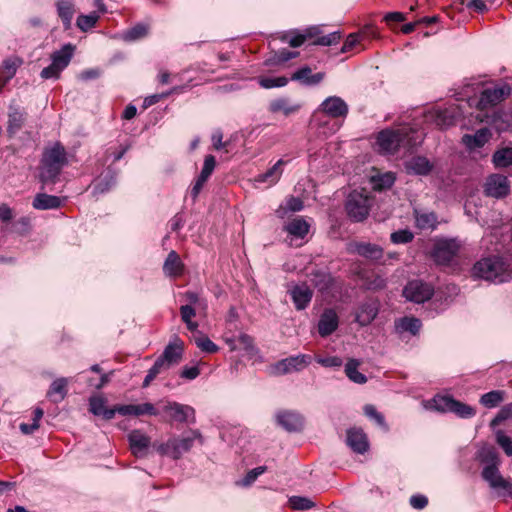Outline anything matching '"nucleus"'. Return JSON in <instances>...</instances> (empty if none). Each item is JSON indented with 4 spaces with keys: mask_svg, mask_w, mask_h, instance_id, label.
Masks as SVG:
<instances>
[{
    "mask_svg": "<svg viewBox=\"0 0 512 512\" xmlns=\"http://www.w3.org/2000/svg\"><path fill=\"white\" fill-rule=\"evenodd\" d=\"M68 165V154L61 142L45 147L40 160V181L43 184L56 183L63 168Z\"/></svg>",
    "mask_w": 512,
    "mask_h": 512,
    "instance_id": "1",
    "label": "nucleus"
},
{
    "mask_svg": "<svg viewBox=\"0 0 512 512\" xmlns=\"http://www.w3.org/2000/svg\"><path fill=\"white\" fill-rule=\"evenodd\" d=\"M473 274L486 281L503 283L512 280V263L502 257H486L475 263Z\"/></svg>",
    "mask_w": 512,
    "mask_h": 512,
    "instance_id": "2",
    "label": "nucleus"
},
{
    "mask_svg": "<svg viewBox=\"0 0 512 512\" xmlns=\"http://www.w3.org/2000/svg\"><path fill=\"white\" fill-rule=\"evenodd\" d=\"M407 136V129H385L380 131L377 135V145L380 152L394 154L400 146H405L409 143Z\"/></svg>",
    "mask_w": 512,
    "mask_h": 512,
    "instance_id": "3",
    "label": "nucleus"
},
{
    "mask_svg": "<svg viewBox=\"0 0 512 512\" xmlns=\"http://www.w3.org/2000/svg\"><path fill=\"white\" fill-rule=\"evenodd\" d=\"M432 401L434 409L439 412H452L464 419L472 418L476 414L474 407L455 400L450 396H436Z\"/></svg>",
    "mask_w": 512,
    "mask_h": 512,
    "instance_id": "4",
    "label": "nucleus"
},
{
    "mask_svg": "<svg viewBox=\"0 0 512 512\" xmlns=\"http://www.w3.org/2000/svg\"><path fill=\"white\" fill-rule=\"evenodd\" d=\"M481 461L486 463V466L482 470L483 479L488 482L491 486L504 484V477L499 471V456L494 449H488L481 455Z\"/></svg>",
    "mask_w": 512,
    "mask_h": 512,
    "instance_id": "5",
    "label": "nucleus"
},
{
    "mask_svg": "<svg viewBox=\"0 0 512 512\" xmlns=\"http://www.w3.org/2000/svg\"><path fill=\"white\" fill-rule=\"evenodd\" d=\"M511 94L508 84L497 85L484 89L479 97L477 107L479 110H487L505 100Z\"/></svg>",
    "mask_w": 512,
    "mask_h": 512,
    "instance_id": "6",
    "label": "nucleus"
},
{
    "mask_svg": "<svg viewBox=\"0 0 512 512\" xmlns=\"http://www.w3.org/2000/svg\"><path fill=\"white\" fill-rule=\"evenodd\" d=\"M196 440L202 443V436L197 430H191L181 438L170 439L163 451L170 452L173 458L178 459L192 448Z\"/></svg>",
    "mask_w": 512,
    "mask_h": 512,
    "instance_id": "7",
    "label": "nucleus"
},
{
    "mask_svg": "<svg viewBox=\"0 0 512 512\" xmlns=\"http://www.w3.org/2000/svg\"><path fill=\"white\" fill-rule=\"evenodd\" d=\"M345 208L353 221H363L369 214V199L361 193L352 192L347 198Z\"/></svg>",
    "mask_w": 512,
    "mask_h": 512,
    "instance_id": "8",
    "label": "nucleus"
},
{
    "mask_svg": "<svg viewBox=\"0 0 512 512\" xmlns=\"http://www.w3.org/2000/svg\"><path fill=\"white\" fill-rule=\"evenodd\" d=\"M312 362V356L309 354H298L278 361L274 366V374L286 375L292 372L304 370Z\"/></svg>",
    "mask_w": 512,
    "mask_h": 512,
    "instance_id": "9",
    "label": "nucleus"
},
{
    "mask_svg": "<svg viewBox=\"0 0 512 512\" xmlns=\"http://www.w3.org/2000/svg\"><path fill=\"white\" fill-rule=\"evenodd\" d=\"M460 244L455 239H444L438 241L433 249L432 256L439 265H449L457 255Z\"/></svg>",
    "mask_w": 512,
    "mask_h": 512,
    "instance_id": "10",
    "label": "nucleus"
},
{
    "mask_svg": "<svg viewBox=\"0 0 512 512\" xmlns=\"http://www.w3.org/2000/svg\"><path fill=\"white\" fill-rule=\"evenodd\" d=\"M434 289L431 285L421 281L413 280L408 282L403 290V295L407 300L415 303H423L431 299Z\"/></svg>",
    "mask_w": 512,
    "mask_h": 512,
    "instance_id": "11",
    "label": "nucleus"
},
{
    "mask_svg": "<svg viewBox=\"0 0 512 512\" xmlns=\"http://www.w3.org/2000/svg\"><path fill=\"white\" fill-rule=\"evenodd\" d=\"M484 191L487 196L497 199L503 198L510 192V183L506 176L492 174L486 179Z\"/></svg>",
    "mask_w": 512,
    "mask_h": 512,
    "instance_id": "12",
    "label": "nucleus"
},
{
    "mask_svg": "<svg viewBox=\"0 0 512 512\" xmlns=\"http://www.w3.org/2000/svg\"><path fill=\"white\" fill-rule=\"evenodd\" d=\"M287 293L298 311L305 310L313 298V291L306 283L292 285Z\"/></svg>",
    "mask_w": 512,
    "mask_h": 512,
    "instance_id": "13",
    "label": "nucleus"
},
{
    "mask_svg": "<svg viewBox=\"0 0 512 512\" xmlns=\"http://www.w3.org/2000/svg\"><path fill=\"white\" fill-rule=\"evenodd\" d=\"M319 111L331 118H345L349 108L346 102L338 96L327 97L319 106Z\"/></svg>",
    "mask_w": 512,
    "mask_h": 512,
    "instance_id": "14",
    "label": "nucleus"
},
{
    "mask_svg": "<svg viewBox=\"0 0 512 512\" xmlns=\"http://www.w3.org/2000/svg\"><path fill=\"white\" fill-rule=\"evenodd\" d=\"M460 117V111L457 106H450L445 109H438L430 113L428 118L432 120L436 126L446 129L456 124Z\"/></svg>",
    "mask_w": 512,
    "mask_h": 512,
    "instance_id": "15",
    "label": "nucleus"
},
{
    "mask_svg": "<svg viewBox=\"0 0 512 512\" xmlns=\"http://www.w3.org/2000/svg\"><path fill=\"white\" fill-rule=\"evenodd\" d=\"M339 326V317L332 308H326L320 315L318 321V333L321 337L326 338L333 334Z\"/></svg>",
    "mask_w": 512,
    "mask_h": 512,
    "instance_id": "16",
    "label": "nucleus"
},
{
    "mask_svg": "<svg viewBox=\"0 0 512 512\" xmlns=\"http://www.w3.org/2000/svg\"><path fill=\"white\" fill-rule=\"evenodd\" d=\"M184 343L176 339L174 342L169 343L163 353L159 356L167 368L177 365L183 356Z\"/></svg>",
    "mask_w": 512,
    "mask_h": 512,
    "instance_id": "17",
    "label": "nucleus"
},
{
    "mask_svg": "<svg viewBox=\"0 0 512 512\" xmlns=\"http://www.w3.org/2000/svg\"><path fill=\"white\" fill-rule=\"evenodd\" d=\"M163 410L168 412L171 418L178 422H186L191 419L192 422L195 421V410L193 407L189 405L180 404L177 402H168Z\"/></svg>",
    "mask_w": 512,
    "mask_h": 512,
    "instance_id": "18",
    "label": "nucleus"
},
{
    "mask_svg": "<svg viewBox=\"0 0 512 512\" xmlns=\"http://www.w3.org/2000/svg\"><path fill=\"white\" fill-rule=\"evenodd\" d=\"M346 442L347 445L358 454H364L369 449L366 434L358 428H351L347 431Z\"/></svg>",
    "mask_w": 512,
    "mask_h": 512,
    "instance_id": "19",
    "label": "nucleus"
},
{
    "mask_svg": "<svg viewBox=\"0 0 512 512\" xmlns=\"http://www.w3.org/2000/svg\"><path fill=\"white\" fill-rule=\"evenodd\" d=\"M129 445L132 453L136 457H142L146 454L150 438L140 430H133L128 434Z\"/></svg>",
    "mask_w": 512,
    "mask_h": 512,
    "instance_id": "20",
    "label": "nucleus"
},
{
    "mask_svg": "<svg viewBox=\"0 0 512 512\" xmlns=\"http://www.w3.org/2000/svg\"><path fill=\"white\" fill-rule=\"evenodd\" d=\"M277 422L289 432L299 431L303 426V417L296 412L283 411L277 414Z\"/></svg>",
    "mask_w": 512,
    "mask_h": 512,
    "instance_id": "21",
    "label": "nucleus"
},
{
    "mask_svg": "<svg viewBox=\"0 0 512 512\" xmlns=\"http://www.w3.org/2000/svg\"><path fill=\"white\" fill-rule=\"evenodd\" d=\"M351 251L357 253L359 256L364 257L370 261H379L383 257V249L372 243H355L351 247Z\"/></svg>",
    "mask_w": 512,
    "mask_h": 512,
    "instance_id": "22",
    "label": "nucleus"
},
{
    "mask_svg": "<svg viewBox=\"0 0 512 512\" xmlns=\"http://www.w3.org/2000/svg\"><path fill=\"white\" fill-rule=\"evenodd\" d=\"M378 314V304L375 301L362 303L356 313V322L361 326L369 325Z\"/></svg>",
    "mask_w": 512,
    "mask_h": 512,
    "instance_id": "23",
    "label": "nucleus"
},
{
    "mask_svg": "<svg viewBox=\"0 0 512 512\" xmlns=\"http://www.w3.org/2000/svg\"><path fill=\"white\" fill-rule=\"evenodd\" d=\"M117 173L111 168H108L102 173L94 182L93 194H103L108 192L116 184Z\"/></svg>",
    "mask_w": 512,
    "mask_h": 512,
    "instance_id": "24",
    "label": "nucleus"
},
{
    "mask_svg": "<svg viewBox=\"0 0 512 512\" xmlns=\"http://www.w3.org/2000/svg\"><path fill=\"white\" fill-rule=\"evenodd\" d=\"M491 133L488 128H481L475 134H465L462 143L470 150L483 147L490 139Z\"/></svg>",
    "mask_w": 512,
    "mask_h": 512,
    "instance_id": "25",
    "label": "nucleus"
},
{
    "mask_svg": "<svg viewBox=\"0 0 512 512\" xmlns=\"http://www.w3.org/2000/svg\"><path fill=\"white\" fill-rule=\"evenodd\" d=\"M301 108V105L298 103H293L289 98L280 97L272 100L269 103V111L271 113H283L285 116H289L298 112Z\"/></svg>",
    "mask_w": 512,
    "mask_h": 512,
    "instance_id": "26",
    "label": "nucleus"
},
{
    "mask_svg": "<svg viewBox=\"0 0 512 512\" xmlns=\"http://www.w3.org/2000/svg\"><path fill=\"white\" fill-rule=\"evenodd\" d=\"M405 167L408 173L415 175H428L433 165L424 156H414L405 163Z\"/></svg>",
    "mask_w": 512,
    "mask_h": 512,
    "instance_id": "27",
    "label": "nucleus"
},
{
    "mask_svg": "<svg viewBox=\"0 0 512 512\" xmlns=\"http://www.w3.org/2000/svg\"><path fill=\"white\" fill-rule=\"evenodd\" d=\"M323 79H324V73L318 72V73L312 74V70L308 66L298 69L291 76V80L299 81L300 83L307 85V86L317 85Z\"/></svg>",
    "mask_w": 512,
    "mask_h": 512,
    "instance_id": "28",
    "label": "nucleus"
},
{
    "mask_svg": "<svg viewBox=\"0 0 512 512\" xmlns=\"http://www.w3.org/2000/svg\"><path fill=\"white\" fill-rule=\"evenodd\" d=\"M183 268L179 255L174 250L170 251L163 265L164 274L176 278L183 273Z\"/></svg>",
    "mask_w": 512,
    "mask_h": 512,
    "instance_id": "29",
    "label": "nucleus"
},
{
    "mask_svg": "<svg viewBox=\"0 0 512 512\" xmlns=\"http://www.w3.org/2000/svg\"><path fill=\"white\" fill-rule=\"evenodd\" d=\"M74 50L75 46L68 43L65 44L60 50L55 51L51 55L53 66L59 67L61 70H64L69 65L73 57Z\"/></svg>",
    "mask_w": 512,
    "mask_h": 512,
    "instance_id": "30",
    "label": "nucleus"
},
{
    "mask_svg": "<svg viewBox=\"0 0 512 512\" xmlns=\"http://www.w3.org/2000/svg\"><path fill=\"white\" fill-rule=\"evenodd\" d=\"M25 113L16 106H9L7 132L14 135L19 132L25 122Z\"/></svg>",
    "mask_w": 512,
    "mask_h": 512,
    "instance_id": "31",
    "label": "nucleus"
},
{
    "mask_svg": "<svg viewBox=\"0 0 512 512\" xmlns=\"http://www.w3.org/2000/svg\"><path fill=\"white\" fill-rule=\"evenodd\" d=\"M61 203L62 200L58 196L38 193L32 202V206L37 210H51L59 208Z\"/></svg>",
    "mask_w": 512,
    "mask_h": 512,
    "instance_id": "32",
    "label": "nucleus"
},
{
    "mask_svg": "<svg viewBox=\"0 0 512 512\" xmlns=\"http://www.w3.org/2000/svg\"><path fill=\"white\" fill-rule=\"evenodd\" d=\"M67 385V378H57L51 383L50 388L47 391V397H49L51 401L54 403H59L63 401L68 392Z\"/></svg>",
    "mask_w": 512,
    "mask_h": 512,
    "instance_id": "33",
    "label": "nucleus"
},
{
    "mask_svg": "<svg viewBox=\"0 0 512 512\" xmlns=\"http://www.w3.org/2000/svg\"><path fill=\"white\" fill-rule=\"evenodd\" d=\"M361 362L358 359L350 358L345 364L344 372L347 378L356 384H365L367 377L358 369Z\"/></svg>",
    "mask_w": 512,
    "mask_h": 512,
    "instance_id": "34",
    "label": "nucleus"
},
{
    "mask_svg": "<svg viewBox=\"0 0 512 512\" xmlns=\"http://www.w3.org/2000/svg\"><path fill=\"white\" fill-rule=\"evenodd\" d=\"M22 61L18 58H9L4 60L0 67V80L2 85H6L16 74L18 67Z\"/></svg>",
    "mask_w": 512,
    "mask_h": 512,
    "instance_id": "35",
    "label": "nucleus"
},
{
    "mask_svg": "<svg viewBox=\"0 0 512 512\" xmlns=\"http://www.w3.org/2000/svg\"><path fill=\"white\" fill-rule=\"evenodd\" d=\"M310 225L301 217L294 218L284 227L290 235L297 238H304L309 232Z\"/></svg>",
    "mask_w": 512,
    "mask_h": 512,
    "instance_id": "36",
    "label": "nucleus"
},
{
    "mask_svg": "<svg viewBox=\"0 0 512 512\" xmlns=\"http://www.w3.org/2000/svg\"><path fill=\"white\" fill-rule=\"evenodd\" d=\"M89 410L96 416H102L105 420H111L114 418V411L112 408L105 406V400L103 398L93 397L89 401Z\"/></svg>",
    "mask_w": 512,
    "mask_h": 512,
    "instance_id": "37",
    "label": "nucleus"
},
{
    "mask_svg": "<svg viewBox=\"0 0 512 512\" xmlns=\"http://www.w3.org/2000/svg\"><path fill=\"white\" fill-rule=\"evenodd\" d=\"M415 224L421 230H433L437 226V216L433 212L415 211Z\"/></svg>",
    "mask_w": 512,
    "mask_h": 512,
    "instance_id": "38",
    "label": "nucleus"
},
{
    "mask_svg": "<svg viewBox=\"0 0 512 512\" xmlns=\"http://www.w3.org/2000/svg\"><path fill=\"white\" fill-rule=\"evenodd\" d=\"M57 11L65 29H69L74 15L73 3L70 0H60L57 2Z\"/></svg>",
    "mask_w": 512,
    "mask_h": 512,
    "instance_id": "39",
    "label": "nucleus"
},
{
    "mask_svg": "<svg viewBox=\"0 0 512 512\" xmlns=\"http://www.w3.org/2000/svg\"><path fill=\"white\" fill-rule=\"evenodd\" d=\"M395 180V175L392 172L378 173L371 177L373 189L377 191L389 189Z\"/></svg>",
    "mask_w": 512,
    "mask_h": 512,
    "instance_id": "40",
    "label": "nucleus"
},
{
    "mask_svg": "<svg viewBox=\"0 0 512 512\" xmlns=\"http://www.w3.org/2000/svg\"><path fill=\"white\" fill-rule=\"evenodd\" d=\"M284 164L283 160H278L271 168H269L266 172L259 174L256 178L257 182H267L269 185L275 184L281 174L282 169L281 166Z\"/></svg>",
    "mask_w": 512,
    "mask_h": 512,
    "instance_id": "41",
    "label": "nucleus"
},
{
    "mask_svg": "<svg viewBox=\"0 0 512 512\" xmlns=\"http://www.w3.org/2000/svg\"><path fill=\"white\" fill-rule=\"evenodd\" d=\"M198 308L192 305H182L180 307L181 320L186 324V327L191 332H197L198 323L192 319L196 316V310Z\"/></svg>",
    "mask_w": 512,
    "mask_h": 512,
    "instance_id": "42",
    "label": "nucleus"
},
{
    "mask_svg": "<svg viewBox=\"0 0 512 512\" xmlns=\"http://www.w3.org/2000/svg\"><path fill=\"white\" fill-rule=\"evenodd\" d=\"M148 31H149L148 25L143 24V23H138L135 26H133L132 28L126 30L123 33L122 38L125 41H129V42L140 40L148 35Z\"/></svg>",
    "mask_w": 512,
    "mask_h": 512,
    "instance_id": "43",
    "label": "nucleus"
},
{
    "mask_svg": "<svg viewBox=\"0 0 512 512\" xmlns=\"http://www.w3.org/2000/svg\"><path fill=\"white\" fill-rule=\"evenodd\" d=\"M310 277L312 284L320 291L327 290L331 285V276L326 272L315 270Z\"/></svg>",
    "mask_w": 512,
    "mask_h": 512,
    "instance_id": "44",
    "label": "nucleus"
},
{
    "mask_svg": "<svg viewBox=\"0 0 512 512\" xmlns=\"http://www.w3.org/2000/svg\"><path fill=\"white\" fill-rule=\"evenodd\" d=\"M505 392L493 390L485 393L480 398V403L487 408H494L504 400Z\"/></svg>",
    "mask_w": 512,
    "mask_h": 512,
    "instance_id": "45",
    "label": "nucleus"
},
{
    "mask_svg": "<svg viewBox=\"0 0 512 512\" xmlns=\"http://www.w3.org/2000/svg\"><path fill=\"white\" fill-rule=\"evenodd\" d=\"M288 505L292 510L296 511H307L315 507V502H313L308 497L303 496H291L288 499Z\"/></svg>",
    "mask_w": 512,
    "mask_h": 512,
    "instance_id": "46",
    "label": "nucleus"
},
{
    "mask_svg": "<svg viewBox=\"0 0 512 512\" xmlns=\"http://www.w3.org/2000/svg\"><path fill=\"white\" fill-rule=\"evenodd\" d=\"M493 163L497 168L512 165V148H502L493 155Z\"/></svg>",
    "mask_w": 512,
    "mask_h": 512,
    "instance_id": "47",
    "label": "nucleus"
},
{
    "mask_svg": "<svg viewBox=\"0 0 512 512\" xmlns=\"http://www.w3.org/2000/svg\"><path fill=\"white\" fill-rule=\"evenodd\" d=\"M194 342L205 353L213 354L219 351V347L204 334L195 335Z\"/></svg>",
    "mask_w": 512,
    "mask_h": 512,
    "instance_id": "48",
    "label": "nucleus"
},
{
    "mask_svg": "<svg viewBox=\"0 0 512 512\" xmlns=\"http://www.w3.org/2000/svg\"><path fill=\"white\" fill-rule=\"evenodd\" d=\"M162 360L158 357L154 362L153 366L148 370L147 375L143 381V387L146 388L150 383L162 372L168 370Z\"/></svg>",
    "mask_w": 512,
    "mask_h": 512,
    "instance_id": "49",
    "label": "nucleus"
},
{
    "mask_svg": "<svg viewBox=\"0 0 512 512\" xmlns=\"http://www.w3.org/2000/svg\"><path fill=\"white\" fill-rule=\"evenodd\" d=\"M100 16L97 12H92L88 15H80L77 18L76 25L81 31H88L93 28Z\"/></svg>",
    "mask_w": 512,
    "mask_h": 512,
    "instance_id": "50",
    "label": "nucleus"
},
{
    "mask_svg": "<svg viewBox=\"0 0 512 512\" xmlns=\"http://www.w3.org/2000/svg\"><path fill=\"white\" fill-rule=\"evenodd\" d=\"M303 209V201L298 197H290L286 200L285 206H280L277 210L279 217H284L286 211L298 212Z\"/></svg>",
    "mask_w": 512,
    "mask_h": 512,
    "instance_id": "51",
    "label": "nucleus"
},
{
    "mask_svg": "<svg viewBox=\"0 0 512 512\" xmlns=\"http://www.w3.org/2000/svg\"><path fill=\"white\" fill-rule=\"evenodd\" d=\"M318 33L317 27H311L306 30L305 34H297L290 39H287L286 36L283 37V41H286L290 44L292 47H299L301 46L307 38H311L315 36Z\"/></svg>",
    "mask_w": 512,
    "mask_h": 512,
    "instance_id": "52",
    "label": "nucleus"
},
{
    "mask_svg": "<svg viewBox=\"0 0 512 512\" xmlns=\"http://www.w3.org/2000/svg\"><path fill=\"white\" fill-rule=\"evenodd\" d=\"M259 85L265 89L275 87H284L288 84V79L285 76L280 77H260L258 80Z\"/></svg>",
    "mask_w": 512,
    "mask_h": 512,
    "instance_id": "53",
    "label": "nucleus"
},
{
    "mask_svg": "<svg viewBox=\"0 0 512 512\" xmlns=\"http://www.w3.org/2000/svg\"><path fill=\"white\" fill-rule=\"evenodd\" d=\"M298 55V52H292L286 49L280 50L278 52H275L273 56L267 59L266 64L267 65H277L284 62H287L288 60L296 57Z\"/></svg>",
    "mask_w": 512,
    "mask_h": 512,
    "instance_id": "54",
    "label": "nucleus"
},
{
    "mask_svg": "<svg viewBox=\"0 0 512 512\" xmlns=\"http://www.w3.org/2000/svg\"><path fill=\"white\" fill-rule=\"evenodd\" d=\"M496 443L502 448L504 453L512 457V438L507 436L503 430L495 432Z\"/></svg>",
    "mask_w": 512,
    "mask_h": 512,
    "instance_id": "55",
    "label": "nucleus"
},
{
    "mask_svg": "<svg viewBox=\"0 0 512 512\" xmlns=\"http://www.w3.org/2000/svg\"><path fill=\"white\" fill-rule=\"evenodd\" d=\"M421 326V321L414 317H404L399 323V328L403 331H408L413 335H416L419 332Z\"/></svg>",
    "mask_w": 512,
    "mask_h": 512,
    "instance_id": "56",
    "label": "nucleus"
},
{
    "mask_svg": "<svg viewBox=\"0 0 512 512\" xmlns=\"http://www.w3.org/2000/svg\"><path fill=\"white\" fill-rule=\"evenodd\" d=\"M512 418V403H508L504 405L497 415L491 420L490 427L495 428L500 425L502 422Z\"/></svg>",
    "mask_w": 512,
    "mask_h": 512,
    "instance_id": "57",
    "label": "nucleus"
},
{
    "mask_svg": "<svg viewBox=\"0 0 512 512\" xmlns=\"http://www.w3.org/2000/svg\"><path fill=\"white\" fill-rule=\"evenodd\" d=\"M238 348L244 349L247 354L253 356L257 353V349L254 345V340L248 334L242 333L237 338Z\"/></svg>",
    "mask_w": 512,
    "mask_h": 512,
    "instance_id": "58",
    "label": "nucleus"
},
{
    "mask_svg": "<svg viewBox=\"0 0 512 512\" xmlns=\"http://www.w3.org/2000/svg\"><path fill=\"white\" fill-rule=\"evenodd\" d=\"M414 234L408 229H402L391 233L390 240L393 244H407L412 242Z\"/></svg>",
    "mask_w": 512,
    "mask_h": 512,
    "instance_id": "59",
    "label": "nucleus"
},
{
    "mask_svg": "<svg viewBox=\"0 0 512 512\" xmlns=\"http://www.w3.org/2000/svg\"><path fill=\"white\" fill-rule=\"evenodd\" d=\"M364 414L368 418L374 420L378 426L384 428L385 430L388 429L384 416L381 413H379L373 405H365Z\"/></svg>",
    "mask_w": 512,
    "mask_h": 512,
    "instance_id": "60",
    "label": "nucleus"
},
{
    "mask_svg": "<svg viewBox=\"0 0 512 512\" xmlns=\"http://www.w3.org/2000/svg\"><path fill=\"white\" fill-rule=\"evenodd\" d=\"M315 361L325 368H340L343 364L342 359L338 356H316Z\"/></svg>",
    "mask_w": 512,
    "mask_h": 512,
    "instance_id": "61",
    "label": "nucleus"
},
{
    "mask_svg": "<svg viewBox=\"0 0 512 512\" xmlns=\"http://www.w3.org/2000/svg\"><path fill=\"white\" fill-rule=\"evenodd\" d=\"M185 299L188 301L187 305H192L193 307H196L198 309H206L207 308V302L205 299H203L198 293L187 291L184 294Z\"/></svg>",
    "mask_w": 512,
    "mask_h": 512,
    "instance_id": "62",
    "label": "nucleus"
},
{
    "mask_svg": "<svg viewBox=\"0 0 512 512\" xmlns=\"http://www.w3.org/2000/svg\"><path fill=\"white\" fill-rule=\"evenodd\" d=\"M266 471L265 466L256 467L245 475V477L239 482L241 486L248 487L250 486L260 475H262Z\"/></svg>",
    "mask_w": 512,
    "mask_h": 512,
    "instance_id": "63",
    "label": "nucleus"
},
{
    "mask_svg": "<svg viewBox=\"0 0 512 512\" xmlns=\"http://www.w3.org/2000/svg\"><path fill=\"white\" fill-rule=\"evenodd\" d=\"M341 39V33L339 31H335L332 33H329L327 35L318 37L314 44L321 45V46H331L336 43H338Z\"/></svg>",
    "mask_w": 512,
    "mask_h": 512,
    "instance_id": "64",
    "label": "nucleus"
}]
</instances>
